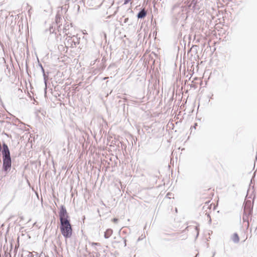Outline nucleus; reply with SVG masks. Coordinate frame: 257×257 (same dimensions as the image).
<instances>
[{"mask_svg":"<svg viewBox=\"0 0 257 257\" xmlns=\"http://www.w3.org/2000/svg\"><path fill=\"white\" fill-rule=\"evenodd\" d=\"M95 249L96 251H97V250H98V249H97L96 247L95 248Z\"/></svg>","mask_w":257,"mask_h":257,"instance_id":"25","label":"nucleus"},{"mask_svg":"<svg viewBox=\"0 0 257 257\" xmlns=\"http://www.w3.org/2000/svg\"><path fill=\"white\" fill-rule=\"evenodd\" d=\"M60 230L65 238H69L72 235V227L70 223L69 216L64 205L60 206L59 212Z\"/></svg>","mask_w":257,"mask_h":257,"instance_id":"1","label":"nucleus"},{"mask_svg":"<svg viewBox=\"0 0 257 257\" xmlns=\"http://www.w3.org/2000/svg\"><path fill=\"white\" fill-rule=\"evenodd\" d=\"M147 11L145 8H143L138 13L137 18L138 19H144L147 16Z\"/></svg>","mask_w":257,"mask_h":257,"instance_id":"6","label":"nucleus"},{"mask_svg":"<svg viewBox=\"0 0 257 257\" xmlns=\"http://www.w3.org/2000/svg\"><path fill=\"white\" fill-rule=\"evenodd\" d=\"M215 254V252L214 251L213 253V256L212 257H213Z\"/></svg>","mask_w":257,"mask_h":257,"instance_id":"21","label":"nucleus"},{"mask_svg":"<svg viewBox=\"0 0 257 257\" xmlns=\"http://www.w3.org/2000/svg\"><path fill=\"white\" fill-rule=\"evenodd\" d=\"M69 29V25H67L66 24V25H65V26L63 28V33H65V34L67 35V36H68L69 35V33H67V31Z\"/></svg>","mask_w":257,"mask_h":257,"instance_id":"9","label":"nucleus"},{"mask_svg":"<svg viewBox=\"0 0 257 257\" xmlns=\"http://www.w3.org/2000/svg\"><path fill=\"white\" fill-rule=\"evenodd\" d=\"M252 209L250 208V205H247L246 203L244 206V214L242 217L243 220L245 221L248 216L251 214Z\"/></svg>","mask_w":257,"mask_h":257,"instance_id":"5","label":"nucleus"},{"mask_svg":"<svg viewBox=\"0 0 257 257\" xmlns=\"http://www.w3.org/2000/svg\"><path fill=\"white\" fill-rule=\"evenodd\" d=\"M201 0H191V2L188 7L194 11H198L201 7Z\"/></svg>","mask_w":257,"mask_h":257,"instance_id":"4","label":"nucleus"},{"mask_svg":"<svg viewBox=\"0 0 257 257\" xmlns=\"http://www.w3.org/2000/svg\"><path fill=\"white\" fill-rule=\"evenodd\" d=\"M131 0H124V5H126L127 3H128L129 2H130Z\"/></svg>","mask_w":257,"mask_h":257,"instance_id":"15","label":"nucleus"},{"mask_svg":"<svg viewBox=\"0 0 257 257\" xmlns=\"http://www.w3.org/2000/svg\"><path fill=\"white\" fill-rule=\"evenodd\" d=\"M232 240L234 243H238L239 241V238L236 233H234L232 236Z\"/></svg>","mask_w":257,"mask_h":257,"instance_id":"8","label":"nucleus"},{"mask_svg":"<svg viewBox=\"0 0 257 257\" xmlns=\"http://www.w3.org/2000/svg\"><path fill=\"white\" fill-rule=\"evenodd\" d=\"M41 70H42V71L43 73L44 72H45L44 69L43 68V66H41Z\"/></svg>","mask_w":257,"mask_h":257,"instance_id":"19","label":"nucleus"},{"mask_svg":"<svg viewBox=\"0 0 257 257\" xmlns=\"http://www.w3.org/2000/svg\"><path fill=\"white\" fill-rule=\"evenodd\" d=\"M197 123H195L194 124V125L193 126V127H194V128H196V126H197Z\"/></svg>","mask_w":257,"mask_h":257,"instance_id":"20","label":"nucleus"},{"mask_svg":"<svg viewBox=\"0 0 257 257\" xmlns=\"http://www.w3.org/2000/svg\"><path fill=\"white\" fill-rule=\"evenodd\" d=\"M112 221L113 222L116 223H117L118 219L117 218H114L113 219Z\"/></svg>","mask_w":257,"mask_h":257,"instance_id":"14","label":"nucleus"},{"mask_svg":"<svg viewBox=\"0 0 257 257\" xmlns=\"http://www.w3.org/2000/svg\"><path fill=\"white\" fill-rule=\"evenodd\" d=\"M54 30L53 29V27L50 28V33H53Z\"/></svg>","mask_w":257,"mask_h":257,"instance_id":"17","label":"nucleus"},{"mask_svg":"<svg viewBox=\"0 0 257 257\" xmlns=\"http://www.w3.org/2000/svg\"><path fill=\"white\" fill-rule=\"evenodd\" d=\"M60 18H60V16H59L58 15H56V22L57 24H58V22H59L58 20H60Z\"/></svg>","mask_w":257,"mask_h":257,"instance_id":"11","label":"nucleus"},{"mask_svg":"<svg viewBox=\"0 0 257 257\" xmlns=\"http://www.w3.org/2000/svg\"><path fill=\"white\" fill-rule=\"evenodd\" d=\"M207 216L209 218V223H211V219L210 216L209 215V214H208V215H207Z\"/></svg>","mask_w":257,"mask_h":257,"instance_id":"18","label":"nucleus"},{"mask_svg":"<svg viewBox=\"0 0 257 257\" xmlns=\"http://www.w3.org/2000/svg\"><path fill=\"white\" fill-rule=\"evenodd\" d=\"M113 230L110 228H108L106 229V230L104 232V237L105 238H108L112 234Z\"/></svg>","mask_w":257,"mask_h":257,"instance_id":"7","label":"nucleus"},{"mask_svg":"<svg viewBox=\"0 0 257 257\" xmlns=\"http://www.w3.org/2000/svg\"><path fill=\"white\" fill-rule=\"evenodd\" d=\"M91 245L92 246H95V245L100 246V244L99 243H97V242H92L91 243Z\"/></svg>","mask_w":257,"mask_h":257,"instance_id":"12","label":"nucleus"},{"mask_svg":"<svg viewBox=\"0 0 257 257\" xmlns=\"http://www.w3.org/2000/svg\"><path fill=\"white\" fill-rule=\"evenodd\" d=\"M195 230H196L197 233H196V238H197L199 235V227L198 226H196L195 227Z\"/></svg>","mask_w":257,"mask_h":257,"instance_id":"10","label":"nucleus"},{"mask_svg":"<svg viewBox=\"0 0 257 257\" xmlns=\"http://www.w3.org/2000/svg\"><path fill=\"white\" fill-rule=\"evenodd\" d=\"M66 42L65 44L67 47H76L77 45L79 44L80 38H78L74 35L71 36H67L66 38Z\"/></svg>","mask_w":257,"mask_h":257,"instance_id":"3","label":"nucleus"},{"mask_svg":"<svg viewBox=\"0 0 257 257\" xmlns=\"http://www.w3.org/2000/svg\"><path fill=\"white\" fill-rule=\"evenodd\" d=\"M175 211H176V212H177V208H176Z\"/></svg>","mask_w":257,"mask_h":257,"instance_id":"26","label":"nucleus"},{"mask_svg":"<svg viewBox=\"0 0 257 257\" xmlns=\"http://www.w3.org/2000/svg\"><path fill=\"white\" fill-rule=\"evenodd\" d=\"M100 255V254H99L98 253H96V256H98V255Z\"/></svg>","mask_w":257,"mask_h":257,"instance_id":"22","label":"nucleus"},{"mask_svg":"<svg viewBox=\"0 0 257 257\" xmlns=\"http://www.w3.org/2000/svg\"><path fill=\"white\" fill-rule=\"evenodd\" d=\"M28 13L29 14L31 13L30 10H29Z\"/></svg>","mask_w":257,"mask_h":257,"instance_id":"23","label":"nucleus"},{"mask_svg":"<svg viewBox=\"0 0 257 257\" xmlns=\"http://www.w3.org/2000/svg\"><path fill=\"white\" fill-rule=\"evenodd\" d=\"M186 8L180 4H175L172 9V13L174 17L178 19L180 16L184 14Z\"/></svg>","mask_w":257,"mask_h":257,"instance_id":"2","label":"nucleus"},{"mask_svg":"<svg viewBox=\"0 0 257 257\" xmlns=\"http://www.w3.org/2000/svg\"><path fill=\"white\" fill-rule=\"evenodd\" d=\"M39 65H40V67H41V66H42V64H39Z\"/></svg>","mask_w":257,"mask_h":257,"instance_id":"24","label":"nucleus"},{"mask_svg":"<svg viewBox=\"0 0 257 257\" xmlns=\"http://www.w3.org/2000/svg\"><path fill=\"white\" fill-rule=\"evenodd\" d=\"M43 77H44V79L45 80V82H46V78H47V76H46V75L45 72L43 73Z\"/></svg>","mask_w":257,"mask_h":257,"instance_id":"13","label":"nucleus"},{"mask_svg":"<svg viewBox=\"0 0 257 257\" xmlns=\"http://www.w3.org/2000/svg\"><path fill=\"white\" fill-rule=\"evenodd\" d=\"M197 255H198V254L196 255H195V257H197Z\"/></svg>","mask_w":257,"mask_h":257,"instance_id":"27","label":"nucleus"},{"mask_svg":"<svg viewBox=\"0 0 257 257\" xmlns=\"http://www.w3.org/2000/svg\"><path fill=\"white\" fill-rule=\"evenodd\" d=\"M123 241H124V246H126V239L124 238H123Z\"/></svg>","mask_w":257,"mask_h":257,"instance_id":"16","label":"nucleus"}]
</instances>
